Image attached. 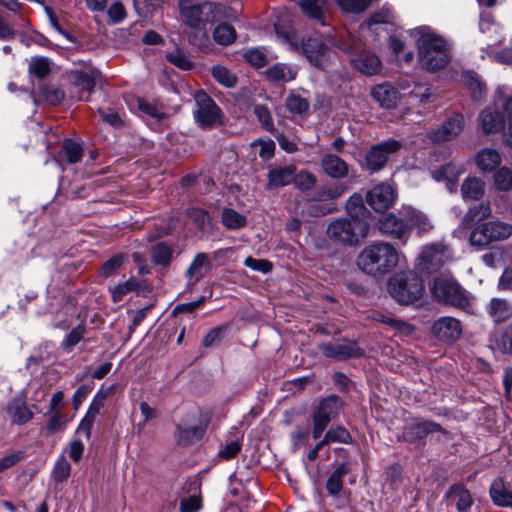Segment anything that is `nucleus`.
<instances>
[{"instance_id": "7c9ffc66", "label": "nucleus", "mask_w": 512, "mask_h": 512, "mask_svg": "<svg viewBox=\"0 0 512 512\" xmlns=\"http://www.w3.org/2000/svg\"><path fill=\"white\" fill-rule=\"evenodd\" d=\"M487 312L495 323H503L512 317V303L502 298H492Z\"/></svg>"}, {"instance_id": "b1692460", "label": "nucleus", "mask_w": 512, "mask_h": 512, "mask_svg": "<svg viewBox=\"0 0 512 512\" xmlns=\"http://www.w3.org/2000/svg\"><path fill=\"white\" fill-rule=\"evenodd\" d=\"M400 215L405 219V222L409 226V230L411 228H416L419 232H427L433 228L428 216L412 206H403L400 210Z\"/></svg>"}, {"instance_id": "a878e982", "label": "nucleus", "mask_w": 512, "mask_h": 512, "mask_svg": "<svg viewBox=\"0 0 512 512\" xmlns=\"http://www.w3.org/2000/svg\"><path fill=\"white\" fill-rule=\"evenodd\" d=\"M211 262L209 260L208 254L206 253H198L190 263L188 269L186 270V276L188 278V283L191 285L199 282L204 275L211 269Z\"/></svg>"}, {"instance_id": "09e8293b", "label": "nucleus", "mask_w": 512, "mask_h": 512, "mask_svg": "<svg viewBox=\"0 0 512 512\" xmlns=\"http://www.w3.org/2000/svg\"><path fill=\"white\" fill-rule=\"evenodd\" d=\"M172 249L164 244L158 243L153 247L152 260L156 265L167 266L172 260Z\"/></svg>"}, {"instance_id": "6ab92c4d", "label": "nucleus", "mask_w": 512, "mask_h": 512, "mask_svg": "<svg viewBox=\"0 0 512 512\" xmlns=\"http://www.w3.org/2000/svg\"><path fill=\"white\" fill-rule=\"evenodd\" d=\"M341 407L342 403L337 396H328L319 402L312 414V420H319L328 425L331 420L338 416Z\"/></svg>"}, {"instance_id": "69168bd1", "label": "nucleus", "mask_w": 512, "mask_h": 512, "mask_svg": "<svg viewBox=\"0 0 512 512\" xmlns=\"http://www.w3.org/2000/svg\"><path fill=\"white\" fill-rule=\"evenodd\" d=\"M202 507L200 493H193L180 500V512H197Z\"/></svg>"}, {"instance_id": "72a5a7b5", "label": "nucleus", "mask_w": 512, "mask_h": 512, "mask_svg": "<svg viewBox=\"0 0 512 512\" xmlns=\"http://www.w3.org/2000/svg\"><path fill=\"white\" fill-rule=\"evenodd\" d=\"M296 171L295 166L277 167L268 173V188H279L290 184Z\"/></svg>"}, {"instance_id": "dca6fc26", "label": "nucleus", "mask_w": 512, "mask_h": 512, "mask_svg": "<svg viewBox=\"0 0 512 512\" xmlns=\"http://www.w3.org/2000/svg\"><path fill=\"white\" fill-rule=\"evenodd\" d=\"M438 431H441V426L435 422L413 419L405 425L402 437L404 441L413 443L423 439L430 433Z\"/></svg>"}, {"instance_id": "bf43d9fd", "label": "nucleus", "mask_w": 512, "mask_h": 512, "mask_svg": "<svg viewBox=\"0 0 512 512\" xmlns=\"http://www.w3.org/2000/svg\"><path fill=\"white\" fill-rule=\"evenodd\" d=\"M292 182L301 191H309L316 184V178L308 171H300L298 174L294 173Z\"/></svg>"}, {"instance_id": "a211bd4d", "label": "nucleus", "mask_w": 512, "mask_h": 512, "mask_svg": "<svg viewBox=\"0 0 512 512\" xmlns=\"http://www.w3.org/2000/svg\"><path fill=\"white\" fill-rule=\"evenodd\" d=\"M379 230L395 239H402L408 232L409 226L405 219L397 217L393 213L382 215L378 221Z\"/></svg>"}, {"instance_id": "c03bdc74", "label": "nucleus", "mask_w": 512, "mask_h": 512, "mask_svg": "<svg viewBox=\"0 0 512 512\" xmlns=\"http://www.w3.org/2000/svg\"><path fill=\"white\" fill-rule=\"evenodd\" d=\"M346 209L349 217H354V219L363 217L369 221L370 213L365 208L361 195L353 194L347 201Z\"/></svg>"}, {"instance_id": "0e129e2a", "label": "nucleus", "mask_w": 512, "mask_h": 512, "mask_svg": "<svg viewBox=\"0 0 512 512\" xmlns=\"http://www.w3.org/2000/svg\"><path fill=\"white\" fill-rule=\"evenodd\" d=\"M339 48L349 53H357L361 51L363 43L351 33L347 32L346 36H342L338 44Z\"/></svg>"}, {"instance_id": "680f3d73", "label": "nucleus", "mask_w": 512, "mask_h": 512, "mask_svg": "<svg viewBox=\"0 0 512 512\" xmlns=\"http://www.w3.org/2000/svg\"><path fill=\"white\" fill-rule=\"evenodd\" d=\"M394 20V14L388 7H383L378 12L374 13L367 21L366 28L372 29L376 24H389Z\"/></svg>"}, {"instance_id": "9b49d317", "label": "nucleus", "mask_w": 512, "mask_h": 512, "mask_svg": "<svg viewBox=\"0 0 512 512\" xmlns=\"http://www.w3.org/2000/svg\"><path fill=\"white\" fill-rule=\"evenodd\" d=\"M318 348L325 357L335 360H344L351 357H358L363 354V351L355 342L348 340L321 343Z\"/></svg>"}, {"instance_id": "412c9836", "label": "nucleus", "mask_w": 512, "mask_h": 512, "mask_svg": "<svg viewBox=\"0 0 512 512\" xmlns=\"http://www.w3.org/2000/svg\"><path fill=\"white\" fill-rule=\"evenodd\" d=\"M411 87L412 83L407 79H399L397 81V88L399 92H402L403 96L410 98L413 104L426 103L432 97L430 88L425 85L414 83L413 89H411Z\"/></svg>"}, {"instance_id": "9d476101", "label": "nucleus", "mask_w": 512, "mask_h": 512, "mask_svg": "<svg viewBox=\"0 0 512 512\" xmlns=\"http://www.w3.org/2000/svg\"><path fill=\"white\" fill-rule=\"evenodd\" d=\"M401 144L396 140H387L373 146L366 154V167L372 172L380 170L387 162L389 155L398 151Z\"/></svg>"}, {"instance_id": "6e6d98bb", "label": "nucleus", "mask_w": 512, "mask_h": 512, "mask_svg": "<svg viewBox=\"0 0 512 512\" xmlns=\"http://www.w3.org/2000/svg\"><path fill=\"white\" fill-rule=\"evenodd\" d=\"M502 90H497V98L495 100V105L501 103L504 109V115L508 121V133L506 134V142L512 146V96L508 97L506 100H502L500 94Z\"/></svg>"}, {"instance_id": "4be33fe9", "label": "nucleus", "mask_w": 512, "mask_h": 512, "mask_svg": "<svg viewBox=\"0 0 512 512\" xmlns=\"http://www.w3.org/2000/svg\"><path fill=\"white\" fill-rule=\"evenodd\" d=\"M446 498L457 512H469L474 503L470 491L462 484L452 485L446 493Z\"/></svg>"}, {"instance_id": "f3484780", "label": "nucleus", "mask_w": 512, "mask_h": 512, "mask_svg": "<svg viewBox=\"0 0 512 512\" xmlns=\"http://www.w3.org/2000/svg\"><path fill=\"white\" fill-rule=\"evenodd\" d=\"M433 332L436 337L444 342H453L462 334L461 322L453 317H442L433 325Z\"/></svg>"}, {"instance_id": "864d4df0", "label": "nucleus", "mask_w": 512, "mask_h": 512, "mask_svg": "<svg viewBox=\"0 0 512 512\" xmlns=\"http://www.w3.org/2000/svg\"><path fill=\"white\" fill-rule=\"evenodd\" d=\"M86 332L84 325H78L70 331V333L61 342V348L65 352H71L74 346H76L83 338Z\"/></svg>"}, {"instance_id": "79ce46f5", "label": "nucleus", "mask_w": 512, "mask_h": 512, "mask_svg": "<svg viewBox=\"0 0 512 512\" xmlns=\"http://www.w3.org/2000/svg\"><path fill=\"white\" fill-rule=\"evenodd\" d=\"M493 183L495 188L501 192H509L512 190V168L503 166L495 171L493 175Z\"/></svg>"}, {"instance_id": "e433bc0d", "label": "nucleus", "mask_w": 512, "mask_h": 512, "mask_svg": "<svg viewBox=\"0 0 512 512\" xmlns=\"http://www.w3.org/2000/svg\"><path fill=\"white\" fill-rule=\"evenodd\" d=\"M297 3L305 16L324 24L325 0H297Z\"/></svg>"}, {"instance_id": "49530a36", "label": "nucleus", "mask_w": 512, "mask_h": 512, "mask_svg": "<svg viewBox=\"0 0 512 512\" xmlns=\"http://www.w3.org/2000/svg\"><path fill=\"white\" fill-rule=\"evenodd\" d=\"M203 434V429L198 426L192 427H177L176 437L179 443L189 445L196 440H199Z\"/></svg>"}, {"instance_id": "4468645a", "label": "nucleus", "mask_w": 512, "mask_h": 512, "mask_svg": "<svg viewBox=\"0 0 512 512\" xmlns=\"http://www.w3.org/2000/svg\"><path fill=\"white\" fill-rule=\"evenodd\" d=\"M396 199L394 188L386 183L376 185L366 195L367 203L377 212L390 208Z\"/></svg>"}, {"instance_id": "58836bf2", "label": "nucleus", "mask_w": 512, "mask_h": 512, "mask_svg": "<svg viewBox=\"0 0 512 512\" xmlns=\"http://www.w3.org/2000/svg\"><path fill=\"white\" fill-rule=\"evenodd\" d=\"M140 282L136 278H129L127 281L123 283H119L113 287L109 288L111 293V298L114 303H118L124 299V297L132 292L139 291Z\"/></svg>"}, {"instance_id": "c85d7f7f", "label": "nucleus", "mask_w": 512, "mask_h": 512, "mask_svg": "<svg viewBox=\"0 0 512 512\" xmlns=\"http://www.w3.org/2000/svg\"><path fill=\"white\" fill-rule=\"evenodd\" d=\"M479 29L481 33L488 35V48L500 45L504 40L501 26L495 23L494 20L489 15L481 16L479 22Z\"/></svg>"}, {"instance_id": "37998d69", "label": "nucleus", "mask_w": 512, "mask_h": 512, "mask_svg": "<svg viewBox=\"0 0 512 512\" xmlns=\"http://www.w3.org/2000/svg\"><path fill=\"white\" fill-rule=\"evenodd\" d=\"M213 39L219 45H231L236 39V31L231 25L219 24L213 31Z\"/></svg>"}, {"instance_id": "5701e85b", "label": "nucleus", "mask_w": 512, "mask_h": 512, "mask_svg": "<svg viewBox=\"0 0 512 512\" xmlns=\"http://www.w3.org/2000/svg\"><path fill=\"white\" fill-rule=\"evenodd\" d=\"M353 66L367 76L376 75L381 71L382 63L379 57L371 52L363 51L351 59Z\"/></svg>"}, {"instance_id": "473e14b6", "label": "nucleus", "mask_w": 512, "mask_h": 512, "mask_svg": "<svg viewBox=\"0 0 512 512\" xmlns=\"http://www.w3.org/2000/svg\"><path fill=\"white\" fill-rule=\"evenodd\" d=\"M97 76L98 73L94 71L89 73L82 71L75 74L74 84L79 94V100L87 101L89 99V96L95 87Z\"/></svg>"}, {"instance_id": "2f4dec72", "label": "nucleus", "mask_w": 512, "mask_h": 512, "mask_svg": "<svg viewBox=\"0 0 512 512\" xmlns=\"http://www.w3.org/2000/svg\"><path fill=\"white\" fill-rule=\"evenodd\" d=\"M481 127L484 133H493L504 127V117L496 107H488L479 116Z\"/></svg>"}, {"instance_id": "20e7f679", "label": "nucleus", "mask_w": 512, "mask_h": 512, "mask_svg": "<svg viewBox=\"0 0 512 512\" xmlns=\"http://www.w3.org/2000/svg\"><path fill=\"white\" fill-rule=\"evenodd\" d=\"M179 10L183 21L192 29H200L207 23L222 19H235L236 11L222 4L192 0H180Z\"/></svg>"}, {"instance_id": "2eb2a0df", "label": "nucleus", "mask_w": 512, "mask_h": 512, "mask_svg": "<svg viewBox=\"0 0 512 512\" xmlns=\"http://www.w3.org/2000/svg\"><path fill=\"white\" fill-rule=\"evenodd\" d=\"M463 127V117L459 114H454L438 128L432 130L429 133V138L435 143L450 141L462 132Z\"/></svg>"}, {"instance_id": "de8ad7c7", "label": "nucleus", "mask_w": 512, "mask_h": 512, "mask_svg": "<svg viewBox=\"0 0 512 512\" xmlns=\"http://www.w3.org/2000/svg\"><path fill=\"white\" fill-rule=\"evenodd\" d=\"M71 474V465L64 455H61L52 470V478L55 482L62 483L66 481Z\"/></svg>"}, {"instance_id": "338daca9", "label": "nucleus", "mask_w": 512, "mask_h": 512, "mask_svg": "<svg viewBox=\"0 0 512 512\" xmlns=\"http://www.w3.org/2000/svg\"><path fill=\"white\" fill-rule=\"evenodd\" d=\"M254 114L256 115L258 121L261 125L267 130L272 131L274 129L273 120L269 110L263 105H256L254 107Z\"/></svg>"}, {"instance_id": "4d7b16f0", "label": "nucleus", "mask_w": 512, "mask_h": 512, "mask_svg": "<svg viewBox=\"0 0 512 512\" xmlns=\"http://www.w3.org/2000/svg\"><path fill=\"white\" fill-rule=\"evenodd\" d=\"M464 83L471 90L472 97L479 100L486 92V86L480 81L478 76L474 73H467L464 75Z\"/></svg>"}, {"instance_id": "ea45409f", "label": "nucleus", "mask_w": 512, "mask_h": 512, "mask_svg": "<svg viewBox=\"0 0 512 512\" xmlns=\"http://www.w3.org/2000/svg\"><path fill=\"white\" fill-rule=\"evenodd\" d=\"M349 473V468L346 464L338 466L329 476L326 482V488L331 495H338L343 486V478Z\"/></svg>"}, {"instance_id": "f03ea898", "label": "nucleus", "mask_w": 512, "mask_h": 512, "mask_svg": "<svg viewBox=\"0 0 512 512\" xmlns=\"http://www.w3.org/2000/svg\"><path fill=\"white\" fill-rule=\"evenodd\" d=\"M278 40L291 52H302L307 60L319 69H325L333 52L317 38H299L290 26L274 25Z\"/></svg>"}, {"instance_id": "c756f323", "label": "nucleus", "mask_w": 512, "mask_h": 512, "mask_svg": "<svg viewBox=\"0 0 512 512\" xmlns=\"http://www.w3.org/2000/svg\"><path fill=\"white\" fill-rule=\"evenodd\" d=\"M296 66L286 63H276L265 71L266 78L271 82H290L297 76Z\"/></svg>"}, {"instance_id": "e2e57ef3", "label": "nucleus", "mask_w": 512, "mask_h": 512, "mask_svg": "<svg viewBox=\"0 0 512 512\" xmlns=\"http://www.w3.org/2000/svg\"><path fill=\"white\" fill-rule=\"evenodd\" d=\"M286 107L291 113L301 115L308 111L309 104L301 96L292 94L286 99Z\"/></svg>"}, {"instance_id": "f257e3e1", "label": "nucleus", "mask_w": 512, "mask_h": 512, "mask_svg": "<svg viewBox=\"0 0 512 512\" xmlns=\"http://www.w3.org/2000/svg\"><path fill=\"white\" fill-rule=\"evenodd\" d=\"M418 50L421 68L435 72L445 68L452 59L451 43L430 26H419L409 30Z\"/></svg>"}, {"instance_id": "1a4fd4ad", "label": "nucleus", "mask_w": 512, "mask_h": 512, "mask_svg": "<svg viewBox=\"0 0 512 512\" xmlns=\"http://www.w3.org/2000/svg\"><path fill=\"white\" fill-rule=\"evenodd\" d=\"M452 260L451 249L442 243L423 247L417 257V267L423 272H431Z\"/></svg>"}, {"instance_id": "ddd939ff", "label": "nucleus", "mask_w": 512, "mask_h": 512, "mask_svg": "<svg viewBox=\"0 0 512 512\" xmlns=\"http://www.w3.org/2000/svg\"><path fill=\"white\" fill-rule=\"evenodd\" d=\"M114 385L106 390L100 389L93 397L85 417L80 422L76 433H83L87 439L90 438L91 428L101 408L104 406L106 398L114 391Z\"/></svg>"}, {"instance_id": "39448f33", "label": "nucleus", "mask_w": 512, "mask_h": 512, "mask_svg": "<svg viewBox=\"0 0 512 512\" xmlns=\"http://www.w3.org/2000/svg\"><path fill=\"white\" fill-rule=\"evenodd\" d=\"M430 291L436 301L470 314L474 313L473 296L454 277L447 275L435 277L430 286Z\"/></svg>"}, {"instance_id": "6e6552de", "label": "nucleus", "mask_w": 512, "mask_h": 512, "mask_svg": "<svg viewBox=\"0 0 512 512\" xmlns=\"http://www.w3.org/2000/svg\"><path fill=\"white\" fill-rule=\"evenodd\" d=\"M512 236V224L495 220L478 224L470 234L472 246L484 247Z\"/></svg>"}, {"instance_id": "5fc2aeb1", "label": "nucleus", "mask_w": 512, "mask_h": 512, "mask_svg": "<svg viewBox=\"0 0 512 512\" xmlns=\"http://www.w3.org/2000/svg\"><path fill=\"white\" fill-rule=\"evenodd\" d=\"M212 75L218 83L226 87H233L237 82L235 74L221 65H216L212 68Z\"/></svg>"}, {"instance_id": "aec40b11", "label": "nucleus", "mask_w": 512, "mask_h": 512, "mask_svg": "<svg viewBox=\"0 0 512 512\" xmlns=\"http://www.w3.org/2000/svg\"><path fill=\"white\" fill-rule=\"evenodd\" d=\"M6 413L10 421L15 425H24L29 422L33 416V411L28 407L23 397L12 398L6 406Z\"/></svg>"}, {"instance_id": "603ef678", "label": "nucleus", "mask_w": 512, "mask_h": 512, "mask_svg": "<svg viewBox=\"0 0 512 512\" xmlns=\"http://www.w3.org/2000/svg\"><path fill=\"white\" fill-rule=\"evenodd\" d=\"M62 151L69 163H78L82 159L83 148L73 140H65L62 146Z\"/></svg>"}, {"instance_id": "393cba45", "label": "nucleus", "mask_w": 512, "mask_h": 512, "mask_svg": "<svg viewBox=\"0 0 512 512\" xmlns=\"http://www.w3.org/2000/svg\"><path fill=\"white\" fill-rule=\"evenodd\" d=\"M321 167L324 173L333 179L345 178L349 173L348 164L334 154L324 155L321 160Z\"/></svg>"}, {"instance_id": "a18cd8bd", "label": "nucleus", "mask_w": 512, "mask_h": 512, "mask_svg": "<svg viewBox=\"0 0 512 512\" xmlns=\"http://www.w3.org/2000/svg\"><path fill=\"white\" fill-rule=\"evenodd\" d=\"M491 207L488 203H481L471 207L465 214L462 225L465 228H469L475 221V218L480 215L479 220L488 218L491 215Z\"/></svg>"}, {"instance_id": "c9c22d12", "label": "nucleus", "mask_w": 512, "mask_h": 512, "mask_svg": "<svg viewBox=\"0 0 512 512\" xmlns=\"http://www.w3.org/2000/svg\"><path fill=\"white\" fill-rule=\"evenodd\" d=\"M489 493L495 505L512 508V491L505 487L503 479H495L491 483Z\"/></svg>"}, {"instance_id": "3c124183", "label": "nucleus", "mask_w": 512, "mask_h": 512, "mask_svg": "<svg viewBox=\"0 0 512 512\" xmlns=\"http://www.w3.org/2000/svg\"><path fill=\"white\" fill-rule=\"evenodd\" d=\"M340 9L346 13L359 14L364 12L372 0H335Z\"/></svg>"}, {"instance_id": "cd10ccee", "label": "nucleus", "mask_w": 512, "mask_h": 512, "mask_svg": "<svg viewBox=\"0 0 512 512\" xmlns=\"http://www.w3.org/2000/svg\"><path fill=\"white\" fill-rule=\"evenodd\" d=\"M371 95L373 99L384 108H392L396 105L398 99V90L389 83L375 85L372 88Z\"/></svg>"}, {"instance_id": "13d9d810", "label": "nucleus", "mask_w": 512, "mask_h": 512, "mask_svg": "<svg viewBox=\"0 0 512 512\" xmlns=\"http://www.w3.org/2000/svg\"><path fill=\"white\" fill-rule=\"evenodd\" d=\"M125 256L123 254H116L109 260L103 263L100 268L99 274L104 278L113 275L124 263Z\"/></svg>"}, {"instance_id": "f8f14e48", "label": "nucleus", "mask_w": 512, "mask_h": 512, "mask_svg": "<svg viewBox=\"0 0 512 512\" xmlns=\"http://www.w3.org/2000/svg\"><path fill=\"white\" fill-rule=\"evenodd\" d=\"M197 109L194 116L201 126H211L219 119L220 109L215 102L203 91L195 94Z\"/></svg>"}, {"instance_id": "8fccbe9b", "label": "nucleus", "mask_w": 512, "mask_h": 512, "mask_svg": "<svg viewBox=\"0 0 512 512\" xmlns=\"http://www.w3.org/2000/svg\"><path fill=\"white\" fill-rule=\"evenodd\" d=\"M246 217L233 209L222 212V223L228 229H238L246 225Z\"/></svg>"}, {"instance_id": "f704fd0d", "label": "nucleus", "mask_w": 512, "mask_h": 512, "mask_svg": "<svg viewBox=\"0 0 512 512\" xmlns=\"http://www.w3.org/2000/svg\"><path fill=\"white\" fill-rule=\"evenodd\" d=\"M500 153L492 148H485L480 150L475 158L477 167L482 172H492L501 163Z\"/></svg>"}, {"instance_id": "7ed1b4c3", "label": "nucleus", "mask_w": 512, "mask_h": 512, "mask_svg": "<svg viewBox=\"0 0 512 512\" xmlns=\"http://www.w3.org/2000/svg\"><path fill=\"white\" fill-rule=\"evenodd\" d=\"M400 259V252L392 244L377 241L367 245L360 252L357 264L368 275L383 276L393 271Z\"/></svg>"}, {"instance_id": "a19ab883", "label": "nucleus", "mask_w": 512, "mask_h": 512, "mask_svg": "<svg viewBox=\"0 0 512 512\" xmlns=\"http://www.w3.org/2000/svg\"><path fill=\"white\" fill-rule=\"evenodd\" d=\"M244 59L252 66L261 68L264 67L269 60L276 58V55L268 53L262 48H250L244 51Z\"/></svg>"}, {"instance_id": "774afa93", "label": "nucleus", "mask_w": 512, "mask_h": 512, "mask_svg": "<svg viewBox=\"0 0 512 512\" xmlns=\"http://www.w3.org/2000/svg\"><path fill=\"white\" fill-rule=\"evenodd\" d=\"M43 99L49 104H59L65 97L64 92L57 87H44L41 90Z\"/></svg>"}, {"instance_id": "052dcab7", "label": "nucleus", "mask_w": 512, "mask_h": 512, "mask_svg": "<svg viewBox=\"0 0 512 512\" xmlns=\"http://www.w3.org/2000/svg\"><path fill=\"white\" fill-rule=\"evenodd\" d=\"M29 72L38 78H44L50 72L49 60L45 57L32 58L29 64Z\"/></svg>"}, {"instance_id": "423d86ee", "label": "nucleus", "mask_w": 512, "mask_h": 512, "mask_svg": "<svg viewBox=\"0 0 512 512\" xmlns=\"http://www.w3.org/2000/svg\"><path fill=\"white\" fill-rule=\"evenodd\" d=\"M387 286L389 294L401 304H410L419 300L424 292L422 278L411 271L393 275Z\"/></svg>"}, {"instance_id": "4c0bfd02", "label": "nucleus", "mask_w": 512, "mask_h": 512, "mask_svg": "<svg viewBox=\"0 0 512 512\" xmlns=\"http://www.w3.org/2000/svg\"><path fill=\"white\" fill-rule=\"evenodd\" d=\"M485 183L478 177H467L461 186L462 198L465 201L478 200L484 195Z\"/></svg>"}, {"instance_id": "bb28decb", "label": "nucleus", "mask_w": 512, "mask_h": 512, "mask_svg": "<svg viewBox=\"0 0 512 512\" xmlns=\"http://www.w3.org/2000/svg\"><path fill=\"white\" fill-rule=\"evenodd\" d=\"M464 173L463 166H457L453 163H449L432 173L433 178L440 182H446V188L450 192H455L457 188L458 177Z\"/></svg>"}, {"instance_id": "0eeeda50", "label": "nucleus", "mask_w": 512, "mask_h": 512, "mask_svg": "<svg viewBox=\"0 0 512 512\" xmlns=\"http://www.w3.org/2000/svg\"><path fill=\"white\" fill-rule=\"evenodd\" d=\"M369 232V221L363 217L337 219L327 228L330 238L347 245H356L362 241Z\"/></svg>"}]
</instances>
